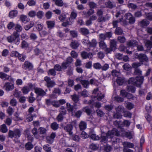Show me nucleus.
I'll return each instance as SVG.
<instances>
[{"label":"nucleus","instance_id":"nucleus-55","mask_svg":"<svg viewBox=\"0 0 152 152\" xmlns=\"http://www.w3.org/2000/svg\"><path fill=\"white\" fill-rule=\"evenodd\" d=\"M97 21L99 22H104L106 20L105 17L103 16L102 15L98 16Z\"/></svg>","mask_w":152,"mask_h":152},{"label":"nucleus","instance_id":"nucleus-11","mask_svg":"<svg viewBox=\"0 0 152 152\" xmlns=\"http://www.w3.org/2000/svg\"><path fill=\"white\" fill-rule=\"evenodd\" d=\"M81 56L83 59L87 58L91 59L93 56V55L91 52L88 53L85 51H83L81 53Z\"/></svg>","mask_w":152,"mask_h":152},{"label":"nucleus","instance_id":"nucleus-61","mask_svg":"<svg viewBox=\"0 0 152 152\" xmlns=\"http://www.w3.org/2000/svg\"><path fill=\"white\" fill-rule=\"evenodd\" d=\"M39 132L40 134H45L46 133V130L43 127H40L39 129Z\"/></svg>","mask_w":152,"mask_h":152},{"label":"nucleus","instance_id":"nucleus-17","mask_svg":"<svg viewBox=\"0 0 152 152\" xmlns=\"http://www.w3.org/2000/svg\"><path fill=\"white\" fill-rule=\"evenodd\" d=\"M149 22L146 19H144L140 21L139 25L141 27H144L148 25L149 24Z\"/></svg>","mask_w":152,"mask_h":152},{"label":"nucleus","instance_id":"nucleus-22","mask_svg":"<svg viewBox=\"0 0 152 152\" xmlns=\"http://www.w3.org/2000/svg\"><path fill=\"white\" fill-rule=\"evenodd\" d=\"M126 88L128 91L132 93H134L136 90V88L133 85H128L127 86Z\"/></svg>","mask_w":152,"mask_h":152},{"label":"nucleus","instance_id":"nucleus-5","mask_svg":"<svg viewBox=\"0 0 152 152\" xmlns=\"http://www.w3.org/2000/svg\"><path fill=\"white\" fill-rule=\"evenodd\" d=\"M44 80L46 82L45 85L48 88H52L56 84L55 82L51 80L49 77H45L44 78Z\"/></svg>","mask_w":152,"mask_h":152},{"label":"nucleus","instance_id":"nucleus-34","mask_svg":"<svg viewBox=\"0 0 152 152\" xmlns=\"http://www.w3.org/2000/svg\"><path fill=\"white\" fill-rule=\"evenodd\" d=\"M0 131L3 133H5L7 132L8 129L5 124H3L1 126Z\"/></svg>","mask_w":152,"mask_h":152},{"label":"nucleus","instance_id":"nucleus-27","mask_svg":"<svg viewBox=\"0 0 152 152\" xmlns=\"http://www.w3.org/2000/svg\"><path fill=\"white\" fill-rule=\"evenodd\" d=\"M18 13V12L17 10H12L9 12V17L11 18H13L17 15Z\"/></svg>","mask_w":152,"mask_h":152},{"label":"nucleus","instance_id":"nucleus-36","mask_svg":"<svg viewBox=\"0 0 152 152\" xmlns=\"http://www.w3.org/2000/svg\"><path fill=\"white\" fill-rule=\"evenodd\" d=\"M105 5L106 7L110 9H112L115 7L112 2L110 1L106 2Z\"/></svg>","mask_w":152,"mask_h":152},{"label":"nucleus","instance_id":"nucleus-30","mask_svg":"<svg viewBox=\"0 0 152 152\" xmlns=\"http://www.w3.org/2000/svg\"><path fill=\"white\" fill-rule=\"evenodd\" d=\"M127 5L128 8L134 10H135L137 7V5L132 3L129 2Z\"/></svg>","mask_w":152,"mask_h":152},{"label":"nucleus","instance_id":"nucleus-46","mask_svg":"<svg viewBox=\"0 0 152 152\" xmlns=\"http://www.w3.org/2000/svg\"><path fill=\"white\" fill-rule=\"evenodd\" d=\"M15 29L17 32H20L22 31L23 28L21 26L17 24L15 25Z\"/></svg>","mask_w":152,"mask_h":152},{"label":"nucleus","instance_id":"nucleus-29","mask_svg":"<svg viewBox=\"0 0 152 152\" xmlns=\"http://www.w3.org/2000/svg\"><path fill=\"white\" fill-rule=\"evenodd\" d=\"M80 83L83 86L86 88H87L89 85V82L87 80H81Z\"/></svg>","mask_w":152,"mask_h":152},{"label":"nucleus","instance_id":"nucleus-3","mask_svg":"<svg viewBox=\"0 0 152 152\" xmlns=\"http://www.w3.org/2000/svg\"><path fill=\"white\" fill-rule=\"evenodd\" d=\"M21 131L18 128L14 129L13 130H9L8 132V136L11 138L18 139L20 136Z\"/></svg>","mask_w":152,"mask_h":152},{"label":"nucleus","instance_id":"nucleus-16","mask_svg":"<svg viewBox=\"0 0 152 152\" xmlns=\"http://www.w3.org/2000/svg\"><path fill=\"white\" fill-rule=\"evenodd\" d=\"M72 99V101L75 102L74 106H76V103L78 102L79 100V96L75 94H74L73 95L71 96Z\"/></svg>","mask_w":152,"mask_h":152},{"label":"nucleus","instance_id":"nucleus-31","mask_svg":"<svg viewBox=\"0 0 152 152\" xmlns=\"http://www.w3.org/2000/svg\"><path fill=\"white\" fill-rule=\"evenodd\" d=\"M88 4L90 9H93L97 7V4L94 1H91L88 2Z\"/></svg>","mask_w":152,"mask_h":152},{"label":"nucleus","instance_id":"nucleus-56","mask_svg":"<svg viewBox=\"0 0 152 152\" xmlns=\"http://www.w3.org/2000/svg\"><path fill=\"white\" fill-rule=\"evenodd\" d=\"M51 105H52L53 106L56 107H58L60 106V104L59 103L58 101L57 100L52 101Z\"/></svg>","mask_w":152,"mask_h":152},{"label":"nucleus","instance_id":"nucleus-35","mask_svg":"<svg viewBox=\"0 0 152 152\" xmlns=\"http://www.w3.org/2000/svg\"><path fill=\"white\" fill-rule=\"evenodd\" d=\"M20 20L22 22L24 23H26L28 21L27 16L26 15H22L20 16Z\"/></svg>","mask_w":152,"mask_h":152},{"label":"nucleus","instance_id":"nucleus-10","mask_svg":"<svg viewBox=\"0 0 152 152\" xmlns=\"http://www.w3.org/2000/svg\"><path fill=\"white\" fill-rule=\"evenodd\" d=\"M56 136V133L53 132L50 135L47 136L46 137L47 142L50 144H52L54 141Z\"/></svg>","mask_w":152,"mask_h":152},{"label":"nucleus","instance_id":"nucleus-25","mask_svg":"<svg viewBox=\"0 0 152 152\" xmlns=\"http://www.w3.org/2000/svg\"><path fill=\"white\" fill-rule=\"evenodd\" d=\"M33 147L34 145L32 144L31 142H28L25 145L26 149L28 151L31 150Z\"/></svg>","mask_w":152,"mask_h":152},{"label":"nucleus","instance_id":"nucleus-13","mask_svg":"<svg viewBox=\"0 0 152 152\" xmlns=\"http://www.w3.org/2000/svg\"><path fill=\"white\" fill-rule=\"evenodd\" d=\"M73 129V126L71 124L67 125L64 127V129L68 132L70 135H72L73 132L72 131Z\"/></svg>","mask_w":152,"mask_h":152},{"label":"nucleus","instance_id":"nucleus-12","mask_svg":"<svg viewBox=\"0 0 152 152\" xmlns=\"http://www.w3.org/2000/svg\"><path fill=\"white\" fill-rule=\"evenodd\" d=\"M117 42L115 39H110V47L113 50H115L117 49Z\"/></svg>","mask_w":152,"mask_h":152},{"label":"nucleus","instance_id":"nucleus-18","mask_svg":"<svg viewBox=\"0 0 152 152\" xmlns=\"http://www.w3.org/2000/svg\"><path fill=\"white\" fill-rule=\"evenodd\" d=\"M79 31L81 34L86 35L90 33L89 30L85 28H81L79 29Z\"/></svg>","mask_w":152,"mask_h":152},{"label":"nucleus","instance_id":"nucleus-62","mask_svg":"<svg viewBox=\"0 0 152 152\" xmlns=\"http://www.w3.org/2000/svg\"><path fill=\"white\" fill-rule=\"evenodd\" d=\"M80 94L81 96L84 97H87L89 95L88 92L86 89H84L81 92Z\"/></svg>","mask_w":152,"mask_h":152},{"label":"nucleus","instance_id":"nucleus-1","mask_svg":"<svg viewBox=\"0 0 152 152\" xmlns=\"http://www.w3.org/2000/svg\"><path fill=\"white\" fill-rule=\"evenodd\" d=\"M120 133L117 129H113L111 131H108L107 133V136L108 139H110L109 141H111L113 144L116 143L117 142L118 138L114 136H119Z\"/></svg>","mask_w":152,"mask_h":152},{"label":"nucleus","instance_id":"nucleus-9","mask_svg":"<svg viewBox=\"0 0 152 152\" xmlns=\"http://www.w3.org/2000/svg\"><path fill=\"white\" fill-rule=\"evenodd\" d=\"M34 92L38 96L43 97L46 95V93L43 90L40 88H37L34 89Z\"/></svg>","mask_w":152,"mask_h":152},{"label":"nucleus","instance_id":"nucleus-20","mask_svg":"<svg viewBox=\"0 0 152 152\" xmlns=\"http://www.w3.org/2000/svg\"><path fill=\"white\" fill-rule=\"evenodd\" d=\"M79 45V43L77 41H75L72 42L70 44V46L73 49H76L77 48Z\"/></svg>","mask_w":152,"mask_h":152},{"label":"nucleus","instance_id":"nucleus-48","mask_svg":"<svg viewBox=\"0 0 152 152\" xmlns=\"http://www.w3.org/2000/svg\"><path fill=\"white\" fill-rule=\"evenodd\" d=\"M114 100L118 102H121L124 101V99L118 96H115L113 98Z\"/></svg>","mask_w":152,"mask_h":152},{"label":"nucleus","instance_id":"nucleus-49","mask_svg":"<svg viewBox=\"0 0 152 152\" xmlns=\"http://www.w3.org/2000/svg\"><path fill=\"white\" fill-rule=\"evenodd\" d=\"M117 39L118 41L121 43H124L126 40V39L124 36H119L117 38Z\"/></svg>","mask_w":152,"mask_h":152},{"label":"nucleus","instance_id":"nucleus-64","mask_svg":"<svg viewBox=\"0 0 152 152\" xmlns=\"http://www.w3.org/2000/svg\"><path fill=\"white\" fill-rule=\"evenodd\" d=\"M113 108V106L112 104L106 105L104 107L105 109L109 111L112 110Z\"/></svg>","mask_w":152,"mask_h":152},{"label":"nucleus","instance_id":"nucleus-54","mask_svg":"<svg viewBox=\"0 0 152 152\" xmlns=\"http://www.w3.org/2000/svg\"><path fill=\"white\" fill-rule=\"evenodd\" d=\"M94 68L97 69H100L102 68V66L99 63H94L93 65Z\"/></svg>","mask_w":152,"mask_h":152},{"label":"nucleus","instance_id":"nucleus-6","mask_svg":"<svg viewBox=\"0 0 152 152\" xmlns=\"http://www.w3.org/2000/svg\"><path fill=\"white\" fill-rule=\"evenodd\" d=\"M137 59L140 61V62L143 64L144 62H148V58L146 54L143 53H140L137 55Z\"/></svg>","mask_w":152,"mask_h":152},{"label":"nucleus","instance_id":"nucleus-37","mask_svg":"<svg viewBox=\"0 0 152 152\" xmlns=\"http://www.w3.org/2000/svg\"><path fill=\"white\" fill-rule=\"evenodd\" d=\"M123 30L120 27H118L116 28L115 33L117 35H121L123 34Z\"/></svg>","mask_w":152,"mask_h":152},{"label":"nucleus","instance_id":"nucleus-50","mask_svg":"<svg viewBox=\"0 0 152 152\" xmlns=\"http://www.w3.org/2000/svg\"><path fill=\"white\" fill-rule=\"evenodd\" d=\"M114 125L116 127L120 128L121 127V123L120 121L116 120L113 122Z\"/></svg>","mask_w":152,"mask_h":152},{"label":"nucleus","instance_id":"nucleus-38","mask_svg":"<svg viewBox=\"0 0 152 152\" xmlns=\"http://www.w3.org/2000/svg\"><path fill=\"white\" fill-rule=\"evenodd\" d=\"M116 82L119 85H122L124 82V79L121 77H118L116 80Z\"/></svg>","mask_w":152,"mask_h":152},{"label":"nucleus","instance_id":"nucleus-58","mask_svg":"<svg viewBox=\"0 0 152 152\" xmlns=\"http://www.w3.org/2000/svg\"><path fill=\"white\" fill-rule=\"evenodd\" d=\"M66 16L64 13H62L61 15L59 16L58 19L61 22L64 21L66 19Z\"/></svg>","mask_w":152,"mask_h":152},{"label":"nucleus","instance_id":"nucleus-53","mask_svg":"<svg viewBox=\"0 0 152 152\" xmlns=\"http://www.w3.org/2000/svg\"><path fill=\"white\" fill-rule=\"evenodd\" d=\"M44 13L41 11H39L36 13V15L37 16V18L40 19L42 18L43 16Z\"/></svg>","mask_w":152,"mask_h":152},{"label":"nucleus","instance_id":"nucleus-45","mask_svg":"<svg viewBox=\"0 0 152 152\" xmlns=\"http://www.w3.org/2000/svg\"><path fill=\"white\" fill-rule=\"evenodd\" d=\"M43 149L45 151V152L51 150V147L48 144L44 145L43 146Z\"/></svg>","mask_w":152,"mask_h":152},{"label":"nucleus","instance_id":"nucleus-32","mask_svg":"<svg viewBox=\"0 0 152 152\" xmlns=\"http://www.w3.org/2000/svg\"><path fill=\"white\" fill-rule=\"evenodd\" d=\"M105 95L100 92H98L96 96L97 99L99 101H100L104 97Z\"/></svg>","mask_w":152,"mask_h":152},{"label":"nucleus","instance_id":"nucleus-43","mask_svg":"<svg viewBox=\"0 0 152 152\" xmlns=\"http://www.w3.org/2000/svg\"><path fill=\"white\" fill-rule=\"evenodd\" d=\"M112 75L113 77H119L120 75V72L115 70H113L111 72Z\"/></svg>","mask_w":152,"mask_h":152},{"label":"nucleus","instance_id":"nucleus-63","mask_svg":"<svg viewBox=\"0 0 152 152\" xmlns=\"http://www.w3.org/2000/svg\"><path fill=\"white\" fill-rule=\"evenodd\" d=\"M62 114L59 113L56 118V119L58 122L62 121L64 119V116Z\"/></svg>","mask_w":152,"mask_h":152},{"label":"nucleus","instance_id":"nucleus-14","mask_svg":"<svg viewBox=\"0 0 152 152\" xmlns=\"http://www.w3.org/2000/svg\"><path fill=\"white\" fill-rule=\"evenodd\" d=\"M127 45L129 47H135L138 45V42L134 39H132L127 41L126 42Z\"/></svg>","mask_w":152,"mask_h":152},{"label":"nucleus","instance_id":"nucleus-28","mask_svg":"<svg viewBox=\"0 0 152 152\" xmlns=\"http://www.w3.org/2000/svg\"><path fill=\"white\" fill-rule=\"evenodd\" d=\"M99 48L102 49H105L107 47V45L103 41H100L99 42Z\"/></svg>","mask_w":152,"mask_h":152},{"label":"nucleus","instance_id":"nucleus-52","mask_svg":"<svg viewBox=\"0 0 152 152\" xmlns=\"http://www.w3.org/2000/svg\"><path fill=\"white\" fill-rule=\"evenodd\" d=\"M142 64L140 62H134L132 64V68L135 69H138V67L141 66Z\"/></svg>","mask_w":152,"mask_h":152},{"label":"nucleus","instance_id":"nucleus-15","mask_svg":"<svg viewBox=\"0 0 152 152\" xmlns=\"http://www.w3.org/2000/svg\"><path fill=\"white\" fill-rule=\"evenodd\" d=\"M33 67L32 64L28 61H25L23 65V68L25 69L31 70Z\"/></svg>","mask_w":152,"mask_h":152},{"label":"nucleus","instance_id":"nucleus-7","mask_svg":"<svg viewBox=\"0 0 152 152\" xmlns=\"http://www.w3.org/2000/svg\"><path fill=\"white\" fill-rule=\"evenodd\" d=\"M13 42L18 45L20 42L19 34L16 31L14 32L13 33Z\"/></svg>","mask_w":152,"mask_h":152},{"label":"nucleus","instance_id":"nucleus-44","mask_svg":"<svg viewBox=\"0 0 152 152\" xmlns=\"http://www.w3.org/2000/svg\"><path fill=\"white\" fill-rule=\"evenodd\" d=\"M32 132L33 135L37 139L39 138V136L37 135V130L36 128H34L32 130Z\"/></svg>","mask_w":152,"mask_h":152},{"label":"nucleus","instance_id":"nucleus-60","mask_svg":"<svg viewBox=\"0 0 152 152\" xmlns=\"http://www.w3.org/2000/svg\"><path fill=\"white\" fill-rule=\"evenodd\" d=\"M134 73L135 75H140L142 74V71L139 68L135 69Z\"/></svg>","mask_w":152,"mask_h":152},{"label":"nucleus","instance_id":"nucleus-2","mask_svg":"<svg viewBox=\"0 0 152 152\" xmlns=\"http://www.w3.org/2000/svg\"><path fill=\"white\" fill-rule=\"evenodd\" d=\"M144 80L143 76H137L135 78L133 77L129 78L128 80V83L129 84L140 87L142 84Z\"/></svg>","mask_w":152,"mask_h":152},{"label":"nucleus","instance_id":"nucleus-8","mask_svg":"<svg viewBox=\"0 0 152 152\" xmlns=\"http://www.w3.org/2000/svg\"><path fill=\"white\" fill-rule=\"evenodd\" d=\"M3 88L7 91H12L14 88V85L11 82H6L4 85Z\"/></svg>","mask_w":152,"mask_h":152},{"label":"nucleus","instance_id":"nucleus-33","mask_svg":"<svg viewBox=\"0 0 152 152\" xmlns=\"http://www.w3.org/2000/svg\"><path fill=\"white\" fill-rule=\"evenodd\" d=\"M66 108L69 112H72L74 110V107L72 105L70 104V103H67L66 104Z\"/></svg>","mask_w":152,"mask_h":152},{"label":"nucleus","instance_id":"nucleus-40","mask_svg":"<svg viewBox=\"0 0 152 152\" xmlns=\"http://www.w3.org/2000/svg\"><path fill=\"white\" fill-rule=\"evenodd\" d=\"M60 114L65 115L66 113V110L65 107L64 106H61L59 109Z\"/></svg>","mask_w":152,"mask_h":152},{"label":"nucleus","instance_id":"nucleus-24","mask_svg":"<svg viewBox=\"0 0 152 152\" xmlns=\"http://www.w3.org/2000/svg\"><path fill=\"white\" fill-rule=\"evenodd\" d=\"M87 124L84 121H81L80 123L79 127L80 130H83L86 128Z\"/></svg>","mask_w":152,"mask_h":152},{"label":"nucleus","instance_id":"nucleus-59","mask_svg":"<svg viewBox=\"0 0 152 152\" xmlns=\"http://www.w3.org/2000/svg\"><path fill=\"white\" fill-rule=\"evenodd\" d=\"M7 113L10 115H12L14 112V110L12 108L9 106L7 110Z\"/></svg>","mask_w":152,"mask_h":152},{"label":"nucleus","instance_id":"nucleus-42","mask_svg":"<svg viewBox=\"0 0 152 152\" xmlns=\"http://www.w3.org/2000/svg\"><path fill=\"white\" fill-rule=\"evenodd\" d=\"M115 110L117 113H120L122 112H124V108L122 106L119 105L118 107L115 108Z\"/></svg>","mask_w":152,"mask_h":152},{"label":"nucleus","instance_id":"nucleus-41","mask_svg":"<svg viewBox=\"0 0 152 152\" xmlns=\"http://www.w3.org/2000/svg\"><path fill=\"white\" fill-rule=\"evenodd\" d=\"M77 14L74 11H72L71 12L70 15V17L69 18V20L70 19L74 20L77 17Z\"/></svg>","mask_w":152,"mask_h":152},{"label":"nucleus","instance_id":"nucleus-39","mask_svg":"<svg viewBox=\"0 0 152 152\" xmlns=\"http://www.w3.org/2000/svg\"><path fill=\"white\" fill-rule=\"evenodd\" d=\"M50 126L53 130H56L58 128L59 125L56 122H54L51 124Z\"/></svg>","mask_w":152,"mask_h":152},{"label":"nucleus","instance_id":"nucleus-47","mask_svg":"<svg viewBox=\"0 0 152 152\" xmlns=\"http://www.w3.org/2000/svg\"><path fill=\"white\" fill-rule=\"evenodd\" d=\"M145 46L148 49L152 48V42L150 40H147L145 43Z\"/></svg>","mask_w":152,"mask_h":152},{"label":"nucleus","instance_id":"nucleus-57","mask_svg":"<svg viewBox=\"0 0 152 152\" xmlns=\"http://www.w3.org/2000/svg\"><path fill=\"white\" fill-rule=\"evenodd\" d=\"M48 74L52 76H55L56 74V72L54 69H50L48 71Z\"/></svg>","mask_w":152,"mask_h":152},{"label":"nucleus","instance_id":"nucleus-23","mask_svg":"<svg viewBox=\"0 0 152 152\" xmlns=\"http://www.w3.org/2000/svg\"><path fill=\"white\" fill-rule=\"evenodd\" d=\"M124 148H133L134 145L133 143L128 142H125L123 143Z\"/></svg>","mask_w":152,"mask_h":152},{"label":"nucleus","instance_id":"nucleus-4","mask_svg":"<svg viewBox=\"0 0 152 152\" xmlns=\"http://www.w3.org/2000/svg\"><path fill=\"white\" fill-rule=\"evenodd\" d=\"M112 35V33L111 32H108L105 33H101L99 35V39L100 41H104L107 38H110Z\"/></svg>","mask_w":152,"mask_h":152},{"label":"nucleus","instance_id":"nucleus-26","mask_svg":"<svg viewBox=\"0 0 152 152\" xmlns=\"http://www.w3.org/2000/svg\"><path fill=\"white\" fill-rule=\"evenodd\" d=\"M46 24L48 28L51 29L53 28L55 25V23L53 21L48 20L46 21Z\"/></svg>","mask_w":152,"mask_h":152},{"label":"nucleus","instance_id":"nucleus-51","mask_svg":"<svg viewBox=\"0 0 152 152\" xmlns=\"http://www.w3.org/2000/svg\"><path fill=\"white\" fill-rule=\"evenodd\" d=\"M20 54L16 51H12L10 53L11 56L13 57H17Z\"/></svg>","mask_w":152,"mask_h":152},{"label":"nucleus","instance_id":"nucleus-19","mask_svg":"<svg viewBox=\"0 0 152 152\" xmlns=\"http://www.w3.org/2000/svg\"><path fill=\"white\" fill-rule=\"evenodd\" d=\"M25 136L27 137V140L29 142H32L33 140V137L31 135L30 132L27 130L25 131Z\"/></svg>","mask_w":152,"mask_h":152},{"label":"nucleus","instance_id":"nucleus-21","mask_svg":"<svg viewBox=\"0 0 152 152\" xmlns=\"http://www.w3.org/2000/svg\"><path fill=\"white\" fill-rule=\"evenodd\" d=\"M97 44L96 40L95 39H93L91 42H88V47H95Z\"/></svg>","mask_w":152,"mask_h":152}]
</instances>
